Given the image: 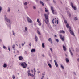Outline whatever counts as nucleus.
Segmentation results:
<instances>
[{
    "instance_id": "nucleus-44",
    "label": "nucleus",
    "mask_w": 79,
    "mask_h": 79,
    "mask_svg": "<svg viewBox=\"0 0 79 79\" xmlns=\"http://www.w3.org/2000/svg\"><path fill=\"white\" fill-rule=\"evenodd\" d=\"M53 21H54V19L52 20V23L53 24H54V22H53Z\"/></svg>"
},
{
    "instance_id": "nucleus-5",
    "label": "nucleus",
    "mask_w": 79,
    "mask_h": 79,
    "mask_svg": "<svg viewBox=\"0 0 79 79\" xmlns=\"http://www.w3.org/2000/svg\"><path fill=\"white\" fill-rule=\"evenodd\" d=\"M60 37L62 41H64V36H62V35H60Z\"/></svg>"
},
{
    "instance_id": "nucleus-60",
    "label": "nucleus",
    "mask_w": 79,
    "mask_h": 79,
    "mask_svg": "<svg viewBox=\"0 0 79 79\" xmlns=\"http://www.w3.org/2000/svg\"><path fill=\"white\" fill-rule=\"evenodd\" d=\"M57 24H58V20H57Z\"/></svg>"
},
{
    "instance_id": "nucleus-33",
    "label": "nucleus",
    "mask_w": 79,
    "mask_h": 79,
    "mask_svg": "<svg viewBox=\"0 0 79 79\" xmlns=\"http://www.w3.org/2000/svg\"><path fill=\"white\" fill-rule=\"evenodd\" d=\"M8 49L9 50V51H10L11 50V49H10V47L8 46Z\"/></svg>"
},
{
    "instance_id": "nucleus-43",
    "label": "nucleus",
    "mask_w": 79,
    "mask_h": 79,
    "mask_svg": "<svg viewBox=\"0 0 79 79\" xmlns=\"http://www.w3.org/2000/svg\"><path fill=\"white\" fill-rule=\"evenodd\" d=\"M3 48H4V49H5V48H6V47L5 46H3Z\"/></svg>"
},
{
    "instance_id": "nucleus-55",
    "label": "nucleus",
    "mask_w": 79,
    "mask_h": 79,
    "mask_svg": "<svg viewBox=\"0 0 79 79\" xmlns=\"http://www.w3.org/2000/svg\"><path fill=\"white\" fill-rule=\"evenodd\" d=\"M49 61H50V62L52 63V60H50Z\"/></svg>"
},
{
    "instance_id": "nucleus-29",
    "label": "nucleus",
    "mask_w": 79,
    "mask_h": 79,
    "mask_svg": "<svg viewBox=\"0 0 79 79\" xmlns=\"http://www.w3.org/2000/svg\"><path fill=\"white\" fill-rule=\"evenodd\" d=\"M60 66L61 68H62V69H64V67L62 65H60Z\"/></svg>"
},
{
    "instance_id": "nucleus-47",
    "label": "nucleus",
    "mask_w": 79,
    "mask_h": 79,
    "mask_svg": "<svg viewBox=\"0 0 79 79\" xmlns=\"http://www.w3.org/2000/svg\"><path fill=\"white\" fill-rule=\"evenodd\" d=\"M45 12H48V10L47 9L45 10Z\"/></svg>"
},
{
    "instance_id": "nucleus-53",
    "label": "nucleus",
    "mask_w": 79,
    "mask_h": 79,
    "mask_svg": "<svg viewBox=\"0 0 79 79\" xmlns=\"http://www.w3.org/2000/svg\"><path fill=\"white\" fill-rule=\"evenodd\" d=\"M54 37H57V36H56V35H54Z\"/></svg>"
},
{
    "instance_id": "nucleus-48",
    "label": "nucleus",
    "mask_w": 79,
    "mask_h": 79,
    "mask_svg": "<svg viewBox=\"0 0 79 79\" xmlns=\"http://www.w3.org/2000/svg\"><path fill=\"white\" fill-rule=\"evenodd\" d=\"M50 50L51 51V52H52V48H50Z\"/></svg>"
},
{
    "instance_id": "nucleus-56",
    "label": "nucleus",
    "mask_w": 79,
    "mask_h": 79,
    "mask_svg": "<svg viewBox=\"0 0 79 79\" xmlns=\"http://www.w3.org/2000/svg\"><path fill=\"white\" fill-rule=\"evenodd\" d=\"M35 72H36V71H35V70L34 71V73H35Z\"/></svg>"
},
{
    "instance_id": "nucleus-10",
    "label": "nucleus",
    "mask_w": 79,
    "mask_h": 79,
    "mask_svg": "<svg viewBox=\"0 0 79 79\" xmlns=\"http://www.w3.org/2000/svg\"><path fill=\"white\" fill-rule=\"evenodd\" d=\"M49 42H51L52 44H53V42H52V40L51 39V38H49L48 40Z\"/></svg>"
},
{
    "instance_id": "nucleus-32",
    "label": "nucleus",
    "mask_w": 79,
    "mask_h": 79,
    "mask_svg": "<svg viewBox=\"0 0 79 79\" xmlns=\"http://www.w3.org/2000/svg\"><path fill=\"white\" fill-rule=\"evenodd\" d=\"M15 47V44L13 45L12 46L13 48H14Z\"/></svg>"
},
{
    "instance_id": "nucleus-15",
    "label": "nucleus",
    "mask_w": 79,
    "mask_h": 79,
    "mask_svg": "<svg viewBox=\"0 0 79 79\" xmlns=\"http://www.w3.org/2000/svg\"><path fill=\"white\" fill-rule=\"evenodd\" d=\"M19 60H22V59H23L22 56H20L19 57Z\"/></svg>"
},
{
    "instance_id": "nucleus-50",
    "label": "nucleus",
    "mask_w": 79,
    "mask_h": 79,
    "mask_svg": "<svg viewBox=\"0 0 79 79\" xmlns=\"http://www.w3.org/2000/svg\"><path fill=\"white\" fill-rule=\"evenodd\" d=\"M24 43H23L22 44V46H24Z\"/></svg>"
},
{
    "instance_id": "nucleus-17",
    "label": "nucleus",
    "mask_w": 79,
    "mask_h": 79,
    "mask_svg": "<svg viewBox=\"0 0 79 79\" xmlns=\"http://www.w3.org/2000/svg\"><path fill=\"white\" fill-rule=\"evenodd\" d=\"M63 48L64 50V51H66V47H65L64 46H63Z\"/></svg>"
},
{
    "instance_id": "nucleus-40",
    "label": "nucleus",
    "mask_w": 79,
    "mask_h": 79,
    "mask_svg": "<svg viewBox=\"0 0 79 79\" xmlns=\"http://www.w3.org/2000/svg\"><path fill=\"white\" fill-rule=\"evenodd\" d=\"M13 33V35H15V32H14V31H12Z\"/></svg>"
},
{
    "instance_id": "nucleus-37",
    "label": "nucleus",
    "mask_w": 79,
    "mask_h": 79,
    "mask_svg": "<svg viewBox=\"0 0 79 79\" xmlns=\"http://www.w3.org/2000/svg\"><path fill=\"white\" fill-rule=\"evenodd\" d=\"M37 22H38V23H40V22L39 21V19H37Z\"/></svg>"
},
{
    "instance_id": "nucleus-45",
    "label": "nucleus",
    "mask_w": 79,
    "mask_h": 79,
    "mask_svg": "<svg viewBox=\"0 0 79 79\" xmlns=\"http://www.w3.org/2000/svg\"><path fill=\"white\" fill-rule=\"evenodd\" d=\"M39 26H41V24H42V23H39Z\"/></svg>"
},
{
    "instance_id": "nucleus-9",
    "label": "nucleus",
    "mask_w": 79,
    "mask_h": 79,
    "mask_svg": "<svg viewBox=\"0 0 79 79\" xmlns=\"http://www.w3.org/2000/svg\"><path fill=\"white\" fill-rule=\"evenodd\" d=\"M54 63L56 66V67H58V63H57V62L55 60H54Z\"/></svg>"
},
{
    "instance_id": "nucleus-34",
    "label": "nucleus",
    "mask_w": 79,
    "mask_h": 79,
    "mask_svg": "<svg viewBox=\"0 0 79 79\" xmlns=\"http://www.w3.org/2000/svg\"><path fill=\"white\" fill-rule=\"evenodd\" d=\"M2 7L0 6V12H2Z\"/></svg>"
},
{
    "instance_id": "nucleus-19",
    "label": "nucleus",
    "mask_w": 79,
    "mask_h": 79,
    "mask_svg": "<svg viewBox=\"0 0 79 79\" xmlns=\"http://www.w3.org/2000/svg\"><path fill=\"white\" fill-rule=\"evenodd\" d=\"M60 33H61V34L62 33H63V34H64V33H65V32H64V31L63 30H62L60 31Z\"/></svg>"
},
{
    "instance_id": "nucleus-21",
    "label": "nucleus",
    "mask_w": 79,
    "mask_h": 79,
    "mask_svg": "<svg viewBox=\"0 0 79 79\" xmlns=\"http://www.w3.org/2000/svg\"><path fill=\"white\" fill-rule=\"evenodd\" d=\"M6 66H7V65H6V64H4V65H3L4 68H6Z\"/></svg>"
},
{
    "instance_id": "nucleus-61",
    "label": "nucleus",
    "mask_w": 79,
    "mask_h": 79,
    "mask_svg": "<svg viewBox=\"0 0 79 79\" xmlns=\"http://www.w3.org/2000/svg\"><path fill=\"white\" fill-rule=\"evenodd\" d=\"M31 71L33 72V70H31Z\"/></svg>"
},
{
    "instance_id": "nucleus-41",
    "label": "nucleus",
    "mask_w": 79,
    "mask_h": 79,
    "mask_svg": "<svg viewBox=\"0 0 79 79\" xmlns=\"http://www.w3.org/2000/svg\"><path fill=\"white\" fill-rule=\"evenodd\" d=\"M30 71H31V70H29L27 71L28 73H30Z\"/></svg>"
},
{
    "instance_id": "nucleus-58",
    "label": "nucleus",
    "mask_w": 79,
    "mask_h": 79,
    "mask_svg": "<svg viewBox=\"0 0 79 79\" xmlns=\"http://www.w3.org/2000/svg\"><path fill=\"white\" fill-rule=\"evenodd\" d=\"M44 76H42V78H44Z\"/></svg>"
},
{
    "instance_id": "nucleus-49",
    "label": "nucleus",
    "mask_w": 79,
    "mask_h": 79,
    "mask_svg": "<svg viewBox=\"0 0 79 79\" xmlns=\"http://www.w3.org/2000/svg\"><path fill=\"white\" fill-rule=\"evenodd\" d=\"M31 76L32 77H34V75L33 74L31 75Z\"/></svg>"
},
{
    "instance_id": "nucleus-3",
    "label": "nucleus",
    "mask_w": 79,
    "mask_h": 79,
    "mask_svg": "<svg viewBox=\"0 0 79 79\" xmlns=\"http://www.w3.org/2000/svg\"><path fill=\"white\" fill-rule=\"evenodd\" d=\"M27 19L28 22L29 23H31L32 22V21L29 17L27 16Z\"/></svg>"
},
{
    "instance_id": "nucleus-36",
    "label": "nucleus",
    "mask_w": 79,
    "mask_h": 79,
    "mask_svg": "<svg viewBox=\"0 0 79 79\" xmlns=\"http://www.w3.org/2000/svg\"><path fill=\"white\" fill-rule=\"evenodd\" d=\"M53 3H54L55 4L56 3V1L55 0H53Z\"/></svg>"
},
{
    "instance_id": "nucleus-20",
    "label": "nucleus",
    "mask_w": 79,
    "mask_h": 79,
    "mask_svg": "<svg viewBox=\"0 0 79 79\" xmlns=\"http://www.w3.org/2000/svg\"><path fill=\"white\" fill-rule=\"evenodd\" d=\"M42 47L44 48H45V45H44V43H42Z\"/></svg>"
},
{
    "instance_id": "nucleus-30",
    "label": "nucleus",
    "mask_w": 79,
    "mask_h": 79,
    "mask_svg": "<svg viewBox=\"0 0 79 79\" xmlns=\"http://www.w3.org/2000/svg\"><path fill=\"white\" fill-rule=\"evenodd\" d=\"M27 4H28L27 2H26L24 3V5L26 6L27 5Z\"/></svg>"
},
{
    "instance_id": "nucleus-22",
    "label": "nucleus",
    "mask_w": 79,
    "mask_h": 79,
    "mask_svg": "<svg viewBox=\"0 0 79 79\" xmlns=\"http://www.w3.org/2000/svg\"><path fill=\"white\" fill-rule=\"evenodd\" d=\"M48 65L49 66V68H52V65H51V64H48Z\"/></svg>"
},
{
    "instance_id": "nucleus-12",
    "label": "nucleus",
    "mask_w": 79,
    "mask_h": 79,
    "mask_svg": "<svg viewBox=\"0 0 79 79\" xmlns=\"http://www.w3.org/2000/svg\"><path fill=\"white\" fill-rule=\"evenodd\" d=\"M40 4H41L42 5V6H44V3H43V2L41 1H40Z\"/></svg>"
},
{
    "instance_id": "nucleus-16",
    "label": "nucleus",
    "mask_w": 79,
    "mask_h": 79,
    "mask_svg": "<svg viewBox=\"0 0 79 79\" xmlns=\"http://www.w3.org/2000/svg\"><path fill=\"white\" fill-rule=\"evenodd\" d=\"M68 15L69 16V17H71V15L69 12H67Z\"/></svg>"
},
{
    "instance_id": "nucleus-63",
    "label": "nucleus",
    "mask_w": 79,
    "mask_h": 79,
    "mask_svg": "<svg viewBox=\"0 0 79 79\" xmlns=\"http://www.w3.org/2000/svg\"><path fill=\"white\" fill-rule=\"evenodd\" d=\"M34 70H35V68H34Z\"/></svg>"
},
{
    "instance_id": "nucleus-25",
    "label": "nucleus",
    "mask_w": 79,
    "mask_h": 79,
    "mask_svg": "<svg viewBox=\"0 0 79 79\" xmlns=\"http://www.w3.org/2000/svg\"><path fill=\"white\" fill-rule=\"evenodd\" d=\"M33 9H34V10H36V6H33Z\"/></svg>"
},
{
    "instance_id": "nucleus-26",
    "label": "nucleus",
    "mask_w": 79,
    "mask_h": 79,
    "mask_svg": "<svg viewBox=\"0 0 79 79\" xmlns=\"http://www.w3.org/2000/svg\"><path fill=\"white\" fill-rule=\"evenodd\" d=\"M74 19L75 20V21H77V20H78L77 17H75Z\"/></svg>"
},
{
    "instance_id": "nucleus-62",
    "label": "nucleus",
    "mask_w": 79,
    "mask_h": 79,
    "mask_svg": "<svg viewBox=\"0 0 79 79\" xmlns=\"http://www.w3.org/2000/svg\"><path fill=\"white\" fill-rule=\"evenodd\" d=\"M0 42H2V40L0 39Z\"/></svg>"
},
{
    "instance_id": "nucleus-23",
    "label": "nucleus",
    "mask_w": 79,
    "mask_h": 79,
    "mask_svg": "<svg viewBox=\"0 0 79 79\" xmlns=\"http://www.w3.org/2000/svg\"><path fill=\"white\" fill-rule=\"evenodd\" d=\"M35 49H32L31 50V52H35Z\"/></svg>"
},
{
    "instance_id": "nucleus-39",
    "label": "nucleus",
    "mask_w": 79,
    "mask_h": 79,
    "mask_svg": "<svg viewBox=\"0 0 79 79\" xmlns=\"http://www.w3.org/2000/svg\"><path fill=\"white\" fill-rule=\"evenodd\" d=\"M64 21L65 23H67V21H66V20H64Z\"/></svg>"
},
{
    "instance_id": "nucleus-64",
    "label": "nucleus",
    "mask_w": 79,
    "mask_h": 79,
    "mask_svg": "<svg viewBox=\"0 0 79 79\" xmlns=\"http://www.w3.org/2000/svg\"><path fill=\"white\" fill-rule=\"evenodd\" d=\"M34 74L35 75V73H34Z\"/></svg>"
},
{
    "instance_id": "nucleus-46",
    "label": "nucleus",
    "mask_w": 79,
    "mask_h": 79,
    "mask_svg": "<svg viewBox=\"0 0 79 79\" xmlns=\"http://www.w3.org/2000/svg\"><path fill=\"white\" fill-rule=\"evenodd\" d=\"M29 45H30V47H31V43H30L29 44Z\"/></svg>"
},
{
    "instance_id": "nucleus-8",
    "label": "nucleus",
    "mask_w": 79,
    "mask_h": 79,
    "mask_svg": "<svg viewBox=\"0 0 79 79\" xmlns=\"http://www.w3.org/2000/svg\"><path fill=\"white\" fill-rule=\"evenodd\" d=\"M51 9L52 11V12L53 13V14H55V10H53V7H52V6H51Z\"/></svg>"
},
{
    "instance_id": "nucleus-57",
    "label": "nucleus",
    "mask_w": 79,
    "mask_h": 79,
    "mask_svg": "<svg viewBox=\"0 0 79 79\" xmlns=\"http://www.w3.org/2000/svg\"><path fill=\"white\" fill-rule=\"evenodd\" d=\"M73 73L75 74V75H76V73L75 72H74Z\"/></svg>"
},
{
    "instance_id": "nucleus-54",
    "label": "nucleus",
    "mask_w": 79,
    "mask_h": 79,
    "mask_svg": "<svg viewBox=\"0 0 79 79\" xmlns=\"http://www.w3.org/2000/svg\"><path fill=\"white\" fill-rule=\"evenodd\" d=\"M77 61H79V58L77 60Z\"/></svg>"
},
{
    "instance_id": "nucleus-38",
    "label": "nucleus",
    "mask_w": 79,
    "mask_h": 79,
    "mask_svg": "<svg viewBox=\"0 0 79 79\" xmlns=\"http://www.w3.org/2000/svg\"><path fill=\"white\" fill-rule=\"evenodd\" d=\"M13 79H14L15 78V75H13L12 77Z\"/></svg>"
},
{
    "instance_id": "nucleus-35",
    "label": "nucleus",
    "mask_w": 79,
    "mask_h": 79,
    "mask_svg": "<svg viewBox=\"0 0 79 79\" xmlns=\"http://www.w3.org/2000/svg\"><path fill=\"white\" fill-rule=\"evenodd\" d=\"M56 41L57 43H58V42H59V40H58V39H56Z\"/></svg>"
},
{
    "instance_id": "nucleus-51",
    "label": "nucleus",
    "mask_w": 79,
    "mask_h": 79,
    "mask_svg": "<svg viewBox=\"0 0 79 79\" xmlns=\"http://www.w3.org/2000/svg\"><path fill=\"white\" fill-rule=\"evenodd\" d=\"M37 73H38V74H39V73H40V71H38Z\"/></svg>"
},
{
    "instance_id": "nucleus-2",
    "label": "nucleus",
    "mask_w": 79,
    "mask_h": 79,
    "mask_svg": "<svg viewBox=\"0 0 79 79\" xmlns=\"http://www.w3.org/2000/svg\"><path fill=\"white\" fill-rule=\"evenodd\" d=\"M21 66H23V68H26L27 66V65L26 62H23V63L21 64Z\"/></svg>"
},
{
    "instance_id": "nucleus-6",
    "label": "nucleus",
    "mask_w": 79,
    "mask_h": 79,
    "mask_svg": "<svg viewBox=\"0 0 79 79\" xmlns=\"http://www.w3.org/2000/svg\"><path fill=\"white\" fill-rule=\"evenodd\" d=\"M69 32L70 34H71L72 35H73V36H75V35H74V32L72 30H71V28H69Z\"/></svg>"
},
{
    "instance_id": "nucleus-59",
    "label": "nucleus",
    "mask_w": 79,
    "mask_h": 79,
    "mask_svg": "<svg viewBox=\"0 0 79 79\" xmlns=\"http://www.w3.org/2000/svg\"><path fill=\"white\" fill-rule=\"evenodd\" d=\"M42 75H45V73H42Z\"/></svg>"
},
{
    "instance_id": "nucleus-18",
    "label": "nucleus",
    "mask_w": 79,
    "mask_h": 79,
    "mask_svg": "<svg viewBox=\"0 0 79 79\" xmlns=\"http://www.w3.org/2000/svg\"><path fill=\"white\" fill-rule=\"evenodd\" d=\"M65 60L66 61V62H67V63H68V62H69V59H68V58H65Z\"/></svg>"
},
{
    "instance_id": "nucleus-1",
    "label": "nucleus",
    "mask_w": 79,
    "mask_h": 79,
    "mask_svg": "<svg viewBox=\"0 0 79 79\" xmlns=\"http://www.w3.org/2000/svg\"><path fill=\"white\" fill-rule=\"evenodd\" d=\"M44 16L45 18L46 19L47 21L45 20L44 21L45 22L46 24H47L48 23H49V21H48V15H47L46 14H44Z\"/></svg>"
},
{
    "instance_id": "nucleus-13",
    "label": "nucleus",
    "mask_w": 79,
    "mask_h": 79,
    "mask_svg": "<svg viewBox=\"0 0 79 79\" xmlns=\"http://www.w3.org/2000/svg\"><path fill=\"white\" fill-rule=\"evenodd\" d=\"M10 11L11 9H10V7H8L7 12H10Z\"/></svg>"
},
{
    "instance_id": "nucleus-52",
    "label": "nucleus",
    "mask_w": 79,
    "mask_h": 79,
    "mask_svg": "<svg viewBox=\"0 0 79 79\" xmlns=\"http://www.w3.org/2000/svg\"><path fill=\"white\" fill-rule=\"evenodd\" d=\"M42 56H43V57H44V56H44V55L43 54V55H42Z\"/></svg>"
},
{
    "instance_id": "nucleus-24",
    "label": "nucleus",
    "mask_w": 79,
    "mask_h": 79,
    "mask_svg": "<svg viewBox=\"0 0 79 79\" xmlns=\"http://www.w3.org/2000/svg\"><path fill=\"white\" fill-rule=\"evenodd\" d=\"M37 32L39 35H41L40 33V32H39V30L37 31Z\"/></svg>"
},
{
    "instance_id": "nucleus-7",
    "label": "nucleus",
    "mask_w": 79,
    "mask_h": 79,
    "mask_svg": "<svg viewBox=\"0 0 79 79\" xmlns=\"http://www.w3.org/2000/svg\"><path fill=\"white\" fill-rule=\"evenodd\" d=\"M5 20L8 22V23H10V19H8L7 17H5Z\"/></svg>"
},
{
    "instance_id": "nucleus-31",
    "label": "nucleus",
    "mask_w": 79,
    "mask_h": 79,
    "mask_svg": "<svg viewBox=\"0 0 79 79\" xmlns=\"http://www.w3.org/2000/svg\"><path fill=\"white\" fill-rule=\"evenodd\" d=\"M28 76H31V74L30 73H28Z\"/></svg>"
},
{
    "instance_id": "nucleus-27",
    "label": "nucleus",
    "mask_w": 79,
    "mask_h": 79,
    "mask_svg": "<svg viewBox=\"0 0 79 79\" xmlns=\"http://www.w3.org/2000/svg\"><path fill=\"white\" fill-rule=\"evenodd\" d=\"M66 27L67 28H69V24H67L66 25Z\"/></svg>"
},
{
    "instance_id": "nucleus-4",
    "label": "nucleus",
    "mask_w": 79,
    "mask_h": 79,
    "mask_svg": "<svg viewBox=\"0 0 79 79\" xmlns=\"http://www.w3.org/2000/svg\"><path fill=\"white\" fill-rule=\"evenodd\" d=\"M70 5H71L72 8H73V9H74V10H76L77 8H76V7L74 6L73 3L72 2L71 3Z\"/></svg>"
},
{
    "instance_id": "nucleus-11",
    "label": "nucleus",
    "mask_w": 79,
    "mask_h": 79,
    "mask_svg": "<svg viewBox=\"0 0 79 79\" xmlns=\"http://www.w3.org/2000/svg\"><path fill=\"white\" fill-rule=\"evenodd\" d=\"M69 52L71 54V56L72 57H73V52H72L71 51V50L70 49H69Z\"/></svg>"
},
{
    "instance_id": "nucleus-14",
    "label": "nucleus",
    "mask_w": 79,
    "mask_h": 79,
    "mask_svg": "<svg viewBox=\"0 0 79 79\" xmlns=\"http://www.w3.org/2000/svg\"><path fill=\"white\" fill-rule=\"evenodd\" d=\"M35 41L36 42H37L38 40V38H37V36L36 35L35 36Z\"/></svg>"
},
{
    "instance_id": "nucleus-42",
    "label": "nucleus",
    "mask_w": 79,
    "mask_h": 79,
    "mask_svg": "<svg viewBox=\"0 0 79 79\" xmlns=\"http://www.w3.org/2000/svg\"><path fill=\"white\" fill-rule=\"evenodd\" d=\"M49 56H50V57H51L52 56H51V54H50V53H49Z\"/></svg>"
},
{
    "instance_id": "nucleus-28",
    "label": "nucleus",
    "mask_w": 79,
    "mask_h": 79,
    "mask_svg": "<svg viewBox=\"0 0 79 79\" xmlns=\"http://www.w3.org/2000/svg\"><path fill=\"white\" fill-rule=\"evenodd\" d=\"M25 30L26 31H27V27H25Z\"/></svg>"
}]
</instances>
